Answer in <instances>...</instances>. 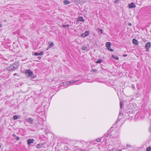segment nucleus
Masks as SVG:
<instances>
[{"label": "nucleus", "mask_w": 151, "mask_h": 151, "mask_svg": "<svg viewBox=\"0 0 151 151\" xmlns=\"http://www.w3.org/2000/svg\"><path fill=\"white\" fill-rule=\"evenodd\" d=\"M69 26V24H67V25H63V27H68Z\"/></svg>", "instance_id": "bb28decb"}, {"label": "nucleus", "mask_w": 151, "mask_h": 151, "mask_svg": "<svg viewBox=\"0 0 151 151\" xmlns=\"http://www.w3.org/2000/svg\"><path fill=\"white\" fill-rule=\"evenodd\" d=\"M13 75L14 76H16V75H17V73H15Z\"/></svg>", "instance_id": "e433bc0d"}, {"label": "nucleus", "mask_w": 151, "mask_h": 151, "mask_svg": "<svg viewBox=\"0 0 151 151\" xmlns=\"http://www.w3.org/2000/svg\"><path fill=\"white\" fill-rule=\"evenodd\" d=\"M146 151H151V147H148L147 148Z\"/></svg>", "instance_id": "b1692460"}, {"label": "nucleus", "mask_w": 151, "mask_h": 151, "mask_svg": "<svg viewBox=\"0 0 151 151\" xmlns=\"http://www.w3.org/2000/svg\"><path fill=\"white\" fill-rule=\"evenodd\" d=\"M112 146V145H108V148L107 149L109 151H114V150L115 149V148L113 147V148L111 149H110V148Z\"/></svg>", "instance_id": "0eeeda50"}, {"label": "nucleus", "mask_w": 151, "mask_h": 151, "mask_svg": "<svg viewBox=\"0 0 151 151\" xmlns=\"http://www.w3.org/2000/svg\"><path fill=\"white\" fill-rule=\"evenodd\" d=\"M122 150H120L119 151H122Z\"/></svg>", "instance_id": "58836bf2"}, {"label": "nucleus", "mask_w": 151, "mask_h": 151, "mask_svg": "<svg viewBox=\"0 0 151 151\" xmlns=\"http://www.w3.org/2000/svg\"><path fill=\"white\" fill-rule=\"evenodd\" d=\"M106 46L107 48L110 47V46H111V43L110 42H107L106 43Z\"/></svg>", "instance_id": "2eb2a0df"}, {"label": "nucleus", "mask_w": 151, "mask_h": 151, "mask_svg": "<svg viewBox=\"0 0 151 151\" xmlns=\"http://www.w3.org/2000/svg\"><path fill=\"white\" fill-rule=\"evenodd\" d=\"M129 8H135L136 7V6L134 4V3H132L129 5Z\"/></svg>", "instance_id": "6e6552de"}, {"label": "nucleus", "mask_w": 151, "mask_h": 151, "mask_svg": "<svg viewBox=\"0 0 151 151\" xmlns=\"http://www.w3.org/2000/svg\"><path fill=\"white\" fill-rule=\"evenodd\" d=\"M41 147V145L40 144H38L37 145L36 147L38 148H40Z\"/></svg>", "instance_id": "4be33fe9"}, {"label": "nucleus", "mask_w": 151, "mask_h": 151, "mask_svg": "<svg viewBox=\"0 0 151 151\" xmlns=\"http://www.w3.org/2000/svg\"><path fill=\"white\" fill-rule=\"evenodd\" d=\"M91 71L92 72H95L97 71V70L96 69H93L91 70Z\"/></svg>", "instance_id": "5701e85b"}, {"label": "nucleus", "mask_w": 151, "mask_h": 151, "mask_svg": "<svg viewBox=\"0 0 151 151\" xmlns=\"http://www.w3.org/2000/svg\"><path fill=\"white\" fill-rule=\"evenodd\" d=\"M128 25L131 26L132 25V24L130 22H128Z\"/></svg>", "instance_id": "7c9ffc66"}, {"label": "nucleus", "mask_w": 151, "mask_h": 151, "mask_svg": "<svg viewBox=\"0 0 151 151\" xmlns=\"http://www.w3.org/2000/svg\"><path fill=\"white\" fill-rule=\"evenodd\" d=\"M37 58L39 59V60H40L41 58V57H37Z\"/></svg>", "instance_id": "72a5a7b5"}, {"label": "nucleus", "mask_w": 151, "mask_h": 151, "mask_svg": "<svg viewBox=\"0 0 151 151\" xmlns=\"http://www.w3.org/2000/svg\"><path fill=\"white\" fill-rule=\"evenodd\" d=\"M89 32L88 31H86L84 33L82 34L81 35V36L82 37H84L87 36L89 34Z\"/></svg>", "instance_id": "423d86ee"}, {"label": "nucleus", "mask_w": 151, "mask_h": 151, "mask_svg": "<svg viewBox=\"0 0 151 151\" xmlns=\"http://www.w3.org/2000/svg\"><path fill=\"white\" fill-rule=\"evenodd\" d=\"M25 74L28 77H30L32 76V73L30 70H28L25 72Z\"/></svg>", "instance_id": "7ed1b4c3"}, {"label": "nucleus", "mask_w": 151, "mask_h": 151, "mask_svg": "<svg viewBox=\"0 0 151 151\" xmlns=\"http://www.w3.org/2000/svg\"><path fill=\"white\" fill-rule=\"evenodd\" d=\"M149 131L151 133V125L149 128Z\"/></svg>", "instance_id": "c85d7f7f"}, {"label": "nucleus", "mask_w": 151, "mask_h": 151, "mask_svg": "<svg viewBox=\"0 0 151 151\" xmlns=\"http://www.w3.org/2000/svg\"><path fill=\"white\" fill-rule=\"evenodd\" d=\"M87 47L86 46H83L81 47V49L83 50H86L87 49Z\"/></svg>", "instance_id": "6ab92c4d"}, {"label": "nucleus", "mask_w": 151, "mask_h": 151, "mask_svg": "<svg viewBox=\"0 0 151 151\" xmlns=\"http://www.w3.org/2000/svg\"><path fill=\"white\" fill-rule=\"evenodd\" d=\"M99 30H100V32L101 33V34H102V33H103V30H102V29H99Z\"/></svg>", "instance_id": "c756f323"}, {"label": "nucleus", "mask_w": 151, "mask_h": 151, "mask_svg": "<svg viewBox=\"0 0 151 151\" xmlns=\"http://www.w3.org/2000/svg\"><path fill=\"white\" fill-rule=\"evenodd\" d=\"M112 57L116 60H118L119 59L118 57L116 55H112Z\"/></svg>", "instance_id": "f3484780"}, {"label": "nucleus", "mask_w": 151, "mask_h": 151, "mask_svg": "<svg viewBox=\"0 0 151 151\" xmlns=\"http://www.w3.org/2000/svg\"><path fill=\"white\" fill-rule=\"evenodd\" d=\"M19 137H17L16 138V139L17 140H18L19 139Z\"/></svg>", "instance_id": "2f4dec72"}, {"label": "nucleus", "mask_w": 151, "mask_h": 151, "mask_svg": "<svg viewBox=\"0 0 151 151\" xmlns=\"http://www.w3.org/2000/svg\"><path fill=\"white\" fill-rule=\"evenodd\" d=\"M14 136H15V134H14Z\"/></svg>", "instance_id": "ea45409f"}, {"label": "nucleus", "mask_w": 151, "mask_h": 151, "mask_svg": "<svg viewBox=\"0 0 151 151\" xmlns=\"http://www.w3.org/2000/svg\"><path fill=\"white\" fill-rule=\"evenodd\" d=\"M127 56V54H125V55H123V56H124V57H126Z\"/></svg>", "instance_id": "c9c22d12"}, {"label": "nucleus", "mask_w": 151, "mask_h": 151, "mask_svg": "<svg viewBox=\"0 0 151 151\" xmlns=\"http://www.w3.org/2000/svg\"><path fill=\"white\" fill-rule=\"evenodd\" d=\"M19 65V64L18 63L15 62L10 66L7 67V69L9 71L14 70L18 68Z\"/></svg>", "instance_id": "f257e3e1"}, {"label": "nucleus", "mask_w": 151, "mask_h": 151, "mask_svg": "<svg viewBox=\"0 0 151 151\" xmlns=\"http://www.w3.org/2000/svg\"><path fill=\"white\" fill-rule=\"evenodd\" d=\"M102 62V60L101 59H99L96 62V63H101Z\"/></svg>", "instance_id": "aec40b11"}, {"label": "nucleus", "mask_w": 151, "mask_h": 151, "mask_svg": "<svg viewBox=\"0 0 151 151\" xmlns=\"http://www.w3.org/2000/svg\"><path fill=\"white\" fill-rule=\"evenodd\" d=\"M108 134L106 133L105 134V137H108Z\"/></svg>", "instance_id": "473e14b6"}, {"label": "nucleus", "mask_w": 151, "mask_h": 151, "mask_svg": "<svg viewBox=\"0 0 151 151\" xmlns=\"http://www.w3.org/2000/svg\"><path fill=\"white\" fill-rule=\"evenodd\" d=\"M54 45V44L52 42H51L49 44V46L47 48V50H48V48H50L52 46Z\"/></svg>", "instance_id": "dca6fc26"}, {"label": "nucleus", "mask_w": 151, "mask_h": 151, "mask_svg": "<svg viewBox=\"0 0 151 151\" xmlns=\"http://www.w3.org/2000/svg\"><path fill=\"white\" fill-rule=\"evenodd\" d=\"M151 46V43L150 42L147 43L145 45V47L147 51H148L149 50V48Z\"/></svg>", "instance_id": "20e7f679"}, {"label": "nucleus", "mask_w": 151, "mask_h": 151, "mask_svg": "<svg viewBox=\"0 0 151 151\" xmlns=\"http://www.w3.org/2000/svg\"><path fill=\"white\" fill-rule=\"evenodd\" d=\"M63 3L65 5H68L70 3V2L68 0H65L63 1Z\"/></svg>", "instance_id": "f8f14e48"}, {"label": "nucleus", "mask_w": 151, "mask_h": 151, "mask_svg": "<svg viewBox=\"0 0 151 151\" xmlns=\"http://www.w3.org/2000/svg\"><path fill=\"white\" fill-rule=\"evenodd\" d=\"M123 104V103L122 102H120V108L121 109L122 108V105Z\"/></svg>", "instance_id": "393cba45"}, {"label": "nucleus", "mask_w": 151, "mask_h": 151, "mask_svg": "<svg viewBox=\"0 0 151 151\" xmlns=\"http://www.w3.org/2000/svg\"><path fill=\"white\" fill-rule=\"evenodd\" d=\"M132 42L135 45H137L138 44V41L134 39H133Z\"/></svg>", "instance_id": "9b49d317"}, {"label": "nucleus", "mask_w": 151, "mask_h": 151, "mask_svg": "<svg viewBox=\"0 0 151 151\" xmlns=\"http://www.w3.org/2000/svg\"><path fill=\"white\" fill-rule=\"evenodd\" d=\"M127 147H131V146L130 145H128V144H127Z\"/></svg>", "instance_id": "f704fd0d"}, {"label": "nucleus", "mask_w": 151, "mask_h": 151, "mask_svg": "<svg viewBox=\"0 0 151 151\" xmlns=\"http://www.w3.org/2000/svg\"><path fill=\"white\" fill-rule=\"evenodd\" d=\"M77 82V81H70V83H76V82Z\"/></svg>", "instance_id": "a878e982"}, {"label": "nucleus", "mask_w": 151, "mask_h": 151, "mask_svg": "<svg viewBox=\"0 0 151 151\" xmlns=\"http://www.w3.org/2000/svg\"><path fill=\"white\" fill-rule=\"evenodd\" d=\"M111 134L110 135L111 137L115 138L118 136V133L117 132L114 131L111 133Z\"/></svg>", "instance_id": "f03ea898"}, {"label": "nucleus", "mask_w": 151, "mask_h": 151, "mask_svg": "<svg viewBox=\"0 0 151 151\" xmlns=\"http://www.w3.org/2000/svg\"><path fill=\"white\" fill-rule=\"evenodd\" d=\"M116 1H118V0H116Z\"/></svg>", "instance_id": "a19ab883"}, {"label": "nucleus", "mask_w": 151, "mask_h": 151, "mask_svg": "<svg viewBox=\"0 0 151 151\" xmlns=\"http://www.w3.org/2000/svg\"><path fill=\"white\" fill-rule=\"evenodd\" d=\"M101 140V138H98V139H97L96 140V141L97 142H100Z\"/></svg>", "instance_id": "cd10ccee"}, {"label": "nucleus", "mask_w": 151, "mask_h": 151, "mask_svg": "<svg viewBox=\"0 0 151 151\" xmlns=\"http://www.w3.org/2000/svg\"><path fill=\"white\" fill-rule=\"evenodd\" d=\"M34 142L33 139H29L27 140V144L29 145H30L32 143Z\"/></svg>", "instance_id": "1a4fd4ad"}, {"label": "nucleus", "mask_w": 151, "mask_h": 151, "mask_svg": "<svg viewBox=\"0 0 151 151\" xmlns=\"http://www.w3.org/2000/svg\"><path fill=\"white\" fill-rule=\"evenodd\" d=\"M63 84L64 85H67L70 84V81H67L64 82L63 83Z\"/></svg>", "instance_id": "4468645a"}, {"label": "nucleus", "mask_w": 151, "mask_h": 151, "mask_svg": "<svg viewBox=\"0 0 151 151\" xmlns=\"http://www.w3.org/2000/svg\"><path fill=\"white\" fill-rule=\"evenodd\" d=\"M78 21H80L83 22L84 21V19L82 17H80L78 18Z\"/></svg>", "instance_id": "a211bd4d"}, {"label": "nucleus", "mask_w": 151, "mask_h": 151, "mask_svg": "<svg viewBox=\"0 0 151 151\" xmlns=\"http://www.w3.org/2000/svg\"><path fill=\"white\" fill-rule=\"evenodd\" d=\"M2 26V25L1 24H0V27H1Z\"/></svg>", "instance_id": "4c0bfd02"}, {"label": "nucleus", "mask_w": 151, "mask_h": 151, "mask_svg": "<svg viewBox=\"0 0 151 151\" xmlns=\"http://www.w3.org/2000/svg\"><path fill=\"white\" fill-rule=\"evenodd\" d=\"M26 121L28 122L29 124H32L33 123V120L31 118L28 119H25Z\"/></svg>", "instance_id": "39448f33"}, {"label": "nucleus", "mask_w": 151, "mask_h": 151, "mask_svg": "<svg viewBox=\"0 0 151 151\" xmlns=\"http://www.w3.org/2000/svg\"><path fill=\"white\" fill-rule=\"evenodd\" d=\"M20 116L19 115H14L13 116V119L14 120H16L18 119L20 117Z\"/></svg>", "instance_id": "ddd939ff"}, {"label": "nucleus", "mask_w": 151, "mask_h": 151, "mask_svg": "<svg viewBox=\"0 0 151 151\" xmlns=\"http://www.w3.org/2000/svg\"><path fill=\"white\" fill-rule=\"evenodd\" d=\"M107 48L109 50L111 51V52H113L114 51V50L111 48L110 46V47H109V48Z\"/></svg>", "instance_id": "412c9836"}, {"label": "nucleus", "mask_w": 151, "mask_h": 151, "mask_svg": "<svg viewBox=\"0 0 151 151\" xmlns=\"http://www.w3.org/2000/svg\"><path fill=\"white\" fill-rule=\"evenodd\" d=\"M44 54L43 52L41 51L40 53H38L37 52H35L34 54V55L35 56H38L39 55H43Z\"/></svg>", "instance_id": "9d476101"}]
</instances>
